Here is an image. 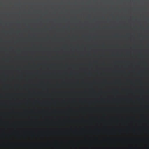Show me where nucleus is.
I'll use <instances>...</instances> for the list:
<instances>
[{
  "label": "nucleus",
  "mask_w": 149,
  "mask_h": 149,
  "mask_svg": "<svg viewBox=\"0 0 149 149\" xmlns=\"http://www.w3.org/2000/svg\"><path fill=\"white\" fill-rule=\"evenodd\" d=\"M64 9V10H65V9Z\"/></svg>",
  "instance_id": "obj_1"
},
{
  "label": "nucleus",
  "mask_w": 149,
  "mask_h": 149,
  "mask_svg": "<svg viewBox=\"0 0 149 149\" xmlns=\"http://www.w3.org/2000/svg\"><path fill=\"white\" fill-rule=\"evenodd\" d=\"M82 9V10H83V9Z\"/></svg>",
  "instance_id": "obj_2"
},
{
  "label": "nucleus",
  "mask_w": 149,
  "mask_h": 149,
  "mask_svg": "<svg viewBox=\"0 0 149 149\" xmlns=\"http://www.w3.org/2000/svg\"><path fill=\"white\" fill-rule=\"evenodd\" d=\"M106 9V10H107V9Z\"/></svg>",
  "instance_id": "obj_3"
},
{
  "label": "nucleus",
  "mask_w": 149,
  "mask_h": 149,
  "mask_svg": "<svg viewBox=\"0 0 149 149\" xmlns=\"http://www.w3.org/2000/svg\"><path fill=\"white\" fill-rule=\"evenodd\" d=\"M117 9V10H118V9Z\"/></svg>",
  "instance_id": "obj_4"
},
{
  "label": "nucleus",
  "mask_w": 149,
  "mask_h": 149,
  "mask_svg": "<svg viewBox=\"0 0 149 149\" xmlns=\"http://www.w3.org/2000/svg\"><path fill=\"white\" fill-rule=\"evenodd\" d=\"M145 9V10H146V9Z\"/></svg>",
  "instance_id": "obj_5"
}]
</instances>
